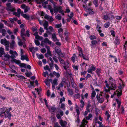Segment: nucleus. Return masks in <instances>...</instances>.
<instances>
[{"label": "nucleus", "mask_w": 127, "mask_h": 127, "mask_svg": "<svg viewBox=\"0 0 127 127\" xmlns=\"http://www.w3.org/2000/svg\"><path fill=\"white\" fill-rule=\"evenodd\" d=\"M25 31V30L24 28H22L21 31V35L23 40V41L25 42L26 41V39L25 37L24 36H26V35L28 37H29L30 36V34H29V31L27 30L26 31V34H25L24 32Z\"/></svg>", "instance_id": "1"}, {"label": "nucleus", "mask_w": 127, "mask_h": 127, "mask_svg": "<svg viewBox=\"0 0 127 127\" xmlns=\"http://www.w3.org/2000/svg\"><path fill=\"white\" fill-rule=\"evenodd\" d=\"M56 4L55 3H53V8H54V13H57L59 12V9H61V6H56L55 4Z\"/></svg>", "instance_id": "2"}, {"label": "nucleus", "mask_w": 127, "mask_h": 127, "mask_svg": "<svg viewBox=\"0 0 127 127\" xmlns=\"http://www.w3.org/2000/svg\"><path fill=\"white\" fill-rule=\"evenodd\" d=\"M96 98H97V100L98 101V102L99 103H102L104 100V98L101 97L100 96H98V95H97Z\"/></svg>", "instance_id": "3"}, {"label": "nucleus", "mask_w": 127, "mask_h": 127, "mask_svg": "<svg viewBox=\"0 0 127 127\" xmlns=\"http://www.w3.org/2000/svg\"><path fill=\"white\" fill-rule=\"evenodd\" d=\"M110 14L108 13H106L105 15H104L103 16V19L104 20H107L110 19V18L109 17Z\"/></svg>", "instance_id": "4"}, {"label": "nucleus", "mask_w": 127, "mask_h": 127, "mask_svg": "<svg viewBox=\"0 0 127 127\" xmlns=\"http://www.w3.org/2000/svg\"><path fill=\"white\" fill-rule=\"evenodd\" d=\"M96 68L94 66L92 65L90 68L88 69V72L90 73H92L93 71H95Z\"/></svg>", "instance_id": "5"}, {"label": "nucleus", "mask_w": 127, "mask_h": 127, "mask_svg": "<svg viewBox=\"0 0 127 127\" xmlns=\"http://www.w3.org/2000/svg\"><path fill=\"white\" fill-rule=\"evenodd\" d=\"M45 21V23L43 24L44 26V29L46 30H47L48 29V22L45 20H44Z\"/></svg>", "instance_id": "6"}, {"label": "nucleus", "mask_w": 127, "mask_h": 127, "mask_svg": "<svg viewBox=\"0 0 127 127\" xmlns=\"http://www.w3.org/2000/svg\"><path fill=\"white\" fill-rule=\"evenodd\" d=\"M21 59L22 60H25L27 61H29V59L27 55H25L24 56V55H21Z\"/></svg>", "instance_id": "7"}, {"label": "nucleus", "mask_w": 127, "mask_h": 127, "mask_svg": "<svg viewBox=\"0 0 127 127\" xmlns=\"http://www.w3.org/2000/svg\"><path fill=\"white\" fill-rule=\"evenodd\" d=\"M93 9H91L90 8L87 9V13L90 15L93 14L94 13V12L93 11Z\"/></svg>", "instance_id": "8"}, {"label": "nucleus", "mask_w": 127, "mask_h": 127, "mask_svg": "<svg viewBox=\"0 0 127 127\" xmlns=\"http://www.w3.org/2000/svg\"><path fill=\"white\" fill-rule=\"evenodd\" d=\"M60 124L61 126L63 127H65L67 124V122L64 121L62 120H61L60 121Z\"/></svg>", "instance_id": "9"}, {"label": "nucleus", "mask_w": 127, "mask_h": 127, "mask_svg": "<svg viewBox=\"0 0 127 127\" xmlns=\"http://www.w3.org/2000/svg\"><path fill=\"white\" fill-rule=\"evenodd\" d=\"M110 84H111V87L112 89L111 90H115L117 88V86L116 84H114L113 82H111V81L110 82Z\"/></svg>", "instance_id": "10"}, {"label": "nucleus", "mask_w": 127, "mask_h": 127, "mask_svg": "<svg viewBox=\"0 0 127 127\" xmlns=\"http://www.w3.org/2000/svg\"><path fill=\"white\" fill-rule=\"evenodd\" d=\"M66 80L65 78H64L63 79L62 81L60 84V85H61L62 87H63L65 84H66Z\"/></svg>", "instance_id": "11"}, {"label": "nucleus", "mask_w": 127, "mask_h": 127, "mask_svg": "<svg viewBox=\"0 0 127 127\" xmlns=\"http://www.w3.org/2000/svg\"><path fill=\"white\" fill-rule=\"evenodd\" d=\"M79 56L80 57H81L82 56V58L83 59H84L85 60H86L89 61V59L88 57L86 56V55H84L83 54V55H81L79 53Z\"/></svg>", "instance_id": "12"}, {"label": "nucleus", "mask_w": 127, "mask_h": 127, "mask_svg": "<svg viewBox=\"0 0 127 127\" xmlns=\"http://www.w3.org/2000/svg\"><path fill=\"white\" fill-rule=\"evenodd\" d=\"M48 109L50 112H54L56 110V108L55 107V106H54L51 107L50 108H49Z\"/></svg>", "instance_id": "13"}, {"label": "nucleus", "mask_w": 127, "mask_h": 127, "mask_svg": "<svg viewBox=\"0 0 127 127\" xmlns=\"http://www.w3.org/2000/svg\"><path fill=\"white\" fill-rule=\"evenodd\" d=\"M75 58H77V56L75 54H73V56H72L70 59L71 60L73 63H74L75 62Z\"/></svg>", "instance_id": "14"}, {"label": "nucleus", "mask_w": 127, "mask_h": 127, "mask_svg": "<svg viewBox=\"0 0 127 127\" xmlns=\"http://www.w3.org/2000/svg\"><path fill=\"white\" fill-rule=\"evenodd\" d=\"M15 42L14 40H12L11 42L10 45V48L11 49H13L14 46L15 44Z\"/></svg>", "instance_id": "15"}, {"label": "nucleus", "mask_w": 127, "mask_h": 127, "mask_svg": "<svg viewBox=\"0 0 127 127\" xmlns=\"http://www.w3.org/2000/svg\"><path fill=\"white\" fill-rule=\"evenodd\" d=\"M45 1V0H34L35 2L39 4H41L42 3H43V2Z\"/></svg>", "instance_id": "16"}, {"label": "nucleus", "mask_w": 127, "mask_h": 127, "mask_svg": "<svg viewBox=\"0 0 127 127\" xmlns=\"http://www.w3.org/2000/svg\"><path fill=\"white\" fill-rule=\"evenodd\" d=\"M55 52L59 55H61V52L60 49H58L56 47L55 48Z\"/></svg>", "instance_id": "17"}, {"label": "nucleus", "mask_w": 127, "mask_h": 127, "mask_svg": "<svg viewBox=\"0 0 127 127\" xmlns=\"http://www.w3.org/2000/svg\"><path fill=\"white\" fill-rule=\"evenodd\" d=\"M45 43H48L49 44H51V42L49 41L48 38H45L43 41Z\"/></svg>", "instance_id": "18"}, {"label": "nucleus", "mask_w": 127, "mask_h": 127, "mask_svg": "<svg viewBox=\"0 0 127 127\" xmlns=\"http://www.w3.org/2000/svg\"><path fill=\"white\" fill-rule=\"evenodd\" d=\"M27 20H29L30 19V16L29 15H27L26 14H24L22 15Z\"/></svg>", "instance_id": "19"}, {"label": "nucleus", "mask_w": 127, "mask_h": 127, "mask_svg": "<svg viewBox=\"0 0 127 127\" xmlns=\"http://www.w3.org/2000/svg\"><path fill=\"white\" fill-rule=\"evenodd\" d=\"M96 29L98 31L99 33L102 32V31L101 30V28L99 25H97L96 27Z\"/></svg>", "instance_id": "20"}, {"label": "nucleus", "mask_w": 127, "mask_h": 127, "mask_svg": "<svg viewBox=\"0 0 127 127\" xmlns=\"http://www.w3.org/2000/svg\"><path fill=\"white\" fill-rule=\"evenodd\" d=\"M11 62H13L16 63L17 64H19L20 63V61L19 60H17L16 59H13L11 60Z\"/></svg>", "instance_id": "21"}, {"label": "nucleus", "mask_w": 127, "mask_h": 127, "mask_svg": "<svg viewBox=\"0 0 127 127\" xmlns=\"http://www.w3.org/2000/svg\"><path fill=\"white\" fill-rule=\"evenodd\" d=\"M101 69L100 68H97L96 70V72L98 77H99L100 76V73L101 72Z\"/></svg>", "instance_id": "22"}, {"label": "nucleus", "mask_w": 127, "mask_h": 127, "mask_svg": "<svg viewBox=\"0 0 127 127\" xmlns=\"http://www.w3.org/2000/svg\"><path fill=\"white\" fill-rule=\"evenodd\" d=\"M67 91L69 95H73V93L72 90L71 89L69 88H68L67 89Z\"/></svg>", "instance_id": "23"}, {"label": "nucleus", "mask_w": 127, "mask_h": 127, "mask_svg": "<svg viewBox=\"0 0 127 127\" xmlns=\"http://www.w3.org/2000/svg\"><path fill=\"white\" fill-rule=\"evenodd\" d=\"M9 19L11 22L13 24L14 23V21H16L18 19L17 18L14 17L13 18H10Z\"/></svg>", "instance_id": "24"}, {"label": "nucleus", "mask_w": 127, "mask_h": 127, "mask_svg": "<svg viewBox=\"0 0 127 127\" xmlns=\"http://www.w3.org/2000/svg\"><path fill=\"white\" fill-rule=\"evenodd\" d=\"M100 39H99L98 40V41L96 40H93L91 41V44L94 45H95L96 44L98 43V42L100 41Z\"/></svg>", "instance_id": "25"}, {"label": "nucleus", "mask_w": 127, "mask_h": 127, "mask_svg": "<svg viewBox=\"0 0 127 127\" xmlns=\"http://www.w3.org/2000/svg\"><path fill=\"white\" fill-rule=\"evenodd\" d=\"M105 115L107 116L106 121H108L109 119L110 116V115L109 114L108 112L107 111H106L105 112Z\"/></svg>", "instance_id": "26"}, {"label": "nucleus", "mask_w": 127, "mask_h": 127, "mask_svg": "<svg viewBox=\"0 0 127 127\" xmlns=\"http://www.w3.org/2000/svg\"><path fill=\"white\" fill-rule=\"evenodd\" d=\"M115 40L116 41V42H117L118 44H120V40L118 35L116 36L115 39Z\"/></svg>", "instance_id": "27"}, {"label": "nucleus", "mask_w": 127, "mask_h": 127, "mask_svg": "<svg viewBox=\"0 0 127 127\" xmlns=\"http://www.w3.org/2000/svg\"><path fill=\"white\" fill-rule=\"evenodd\" d=\"M110 24V23L109 22H107L104 25V27L106 28H107L109 27Z\"/></svg>", "instance_id": "28"}, {"label": "nucleus", "mask_w": 127, "mask_h": 127, "mask_svg": "<svg viewBox=\"0 0 127 127\" xmlns=\"http://www.w3.org/2000/svg\"><path fill=\"white\" fill-rule=\"evenodd\" d=\"M78 49L79 51V53H80V54L83 55V51H82V48L79 46H78Z\"/></svg>", "instance_id": "29"}, {"label": "nucleus", "mask_w": 127, "mask_h": 127, "mask_svg": "<svg viewBox=\"0 0 127 127\" xmlns=\"http://www.w3.org/2000/svg\"><path fill=\"white\" fill-rule=\"evenodd\" d=\"M16 76L18 77V79L19 80H23L26 79V78L23 76H19L17 75H16Z\"/></svg>", "instance_id": "30"}, {"label": "nucleus", "mask_w": 127, "mask_h": 127, "mask_svg": "<svg viewBox=\"0 0 127 127\" xmlns=\"http://www.w3.org/2000/svg\"><path fill=\"white\" fill-rule=\"evenodd\" d=\"M36 55L37 58L39 59H42L44 58V56L42 54L38 55V54L37 53L36 54Z\"/></svg>", "instance_id": "31"}, {"label": "nucleus", "mask_w": 127, "mask_h": 127, "mask_svg": "<svg viewBox=\"0 0 127 127\" xmlns=\"http://www.w3.org/2000/svg\"><path fill=\"white\" fill-rule=\"evenodd\" d=\"M58 59H59V61L61 64H64L65 65H66V64H65L64 61L63 59H62L60 58H58Z\"/></svg>", "instance_id": "32"}, {"label": "nucleus", "mask_w": 127, "mask_h": 127, "mask_svg": "<svg viewBox=\"0 0 127 127\" xmlns=\"http://www.w3.org/2000/svg\"><path fill=\"white\" fill-rule=\"evenodd\" d=\"M53 74L56 76L57 78H59L60 76V74L59 73H57L55 71H53Z\"/></svg>", "instance_id": "33"}, {"label": "nucleus", "mask_w": 127, "mask_h": 127, "mask_svg": "<svg viewBox=\"0 0 127 127\" xmlns=\"http://www.w3.org/2000/svg\"><path fill=\"white\" fill-rule=\"evenodd\" d=\"M93 3L94 4L95 6L97 7L98 5V0H94L93 1Z\"/></svg>", "instance_id": "34"}, {"label": "nucleus", "mask_w": 127, "mask_h": 127, "mask_svg": "<svg viewBox=\"0 0 127 127\" xmlns=\"http://www.w3.org/2000/svg\"><path fill=\"white\" fill-rule=\"evenodd\" d=\"M89 37L91 40H93L94 39H96L97 37L96 36H94V35H91Z\"/></svg>", "instance_id": "35"}, {"label": "nucleus", "mask_w": 127, "mask_h": 127, "mask_svg": "<svg viewBox=\"0 0 127 127\" xmlns=\"http://www.w3.org/2000/svg\"><path fill=\"white\" fill-rule=\"evenodd\" d=\"M57 80H58L56 78H55L53 81L52 84H54L56 85H57L58 84L57 83Z\"/></svg>", "instance_id": "36"}, {"label": "nucleus", "mask_w": 127, "mask_h": 127, "mask_svg": "<svg viewBox=\"0 0 127 127\" xmlns=\"http://www.w3.org/2000/svg\"><path fill=\"white\" fill-rule=\"evenodd\" d=\"M120 92H118L117 93V96L118 97L120 96L122 94V90H119Z\"/></svg>", "instance_id": "37"}, {"label": "nucleus", "mask_w": 127, "mask_h": 127, "mask_svg": "<svg viewBox=\"0 0 127 127\" xmlns=\"http://www.w3.org/2000/svg\"><path fill=\"white\" fill-rule=\"evenodd\" d=\"M6 31L4 29H2L1 31V33H2V35L3 36H5L6 34Z\"/></svg>", "instance_id": "38"}, {"label": "nucleus", "mask_w": 127, "mask_h": 127, "mask_svg": "<svg viewBox=\"0 0 127 127\" xmlns=\"http://www.w3.org/2000/svg\"><path fill=\"white\" fill-rule=\"evenodd\" d=\"M7 10L8 11L13 12L15 11V9L14 8H7Z\"/></svg>", "instance_id": "39"}, {"label": "nucleus", "mask_w": 127, "mask_h": 127, "mask_svg": "<svg viewBox=\"0 0 127 127\" xmlns=\"http://www.w3.org/2000/svg\"><path fill=\"white\" fill-rule=\"evenodd\" d=\"M92 117V115L91 114H90L88 116H87L86 117V120H88L90 119V118Z\"/></svg>", "instance_id": "40"}, {"label": "nucleus", "mask_w": 127, "mask_h": 127, "mask_svg": "<svg viewBox=\"0 0 127 127\" xmlns=\"http://www.w3.org/2000/svg\"><path fill=\"white\" fill-rule=\"evenodd\" d=\"M74 97L76 98H79L80 97V95L78 93L77 94L74 95Z\"/></svg>", "instance_id": "41"}, {"label": "nucleus", "mask_w": 127, "mask_h": 127, "mask_svg": "<svg viewBox=\"0 0 127 127\" xmlns=\"http://www.w3.org/2000/svg\"><path fill=\"white\" fill-rule=\"evenodd\" d=\"M110 32L111 33V35H112L113 37H115V32L113 30H111L110 31Z\"/></svg>", "instance_id": "42"}, {"label": "nucleus", "mask_w": 127, "mask_h": 127, "mask_svg": "<svg viewBox=\"0 0 127 127\" xmlns=\"http://www.w3.org/2000/svg\"><path fill=\"white\" fill-rule=\"evenodd\" d=\"M56 56H54V57H53L52 58L53 60L56 63L58 62V59L56 58Z\"/></svg>", "instance_id": "43"}, {"label": "nucleus", "mask_w": 127, "mask_h": 127, "mask_svg": "<svg viewBox=\"0 0 127 127\" xmlns=\"http://www.w3.org/2000/svg\"><path fill=\"white\" fill-rule=\"evenodd\" d=\"M80 103L82 104V105H81L80 106L81 108H83L84 106L85 105L84 102L83 100L81 99L80 100Z\"/></svg>", "instance_id": "44"}, {"label": "nucleus", "mask_w": 127, "mask_h": 127, "mask_svg": "<svg viewBox=\"0 0 127 127\" xmlns=\"http://www.w3.org/2000/svg\"><path fill=\"white\" fill-rule=\"evenodd\" d=\"M96 95V93L95 91L94 90L93 91L91 97H95Z\"/></svg>", "instance_id": "45"}, {"label": "nucleus", "mask_w": 127, "mask_h": 127, "mask_svg": "<svg viewBox=\"0 0 127 127\" xmlns=\"http://www.w3.org/2000/svg\"><path fill=\"white\" fill-rule=\"evenodd\" d=\"M5 42H7V41L4 38V39H1V40L0 42L1 44H3L4 43H5Z\"/></svg>", "instance_id": "46"}, {"label": "nucleus", "mask_w": 127, "mask_h": 127, "mask_svg": "<svg viewBox=\"0 0 127 127\" xmlns=\"http://www.w3.org/2000/svg\"><path fill=\"white\" fill-rule=\"evenodd\" d=\"M5 54L4 51L1 50L0 51V57H1L2 55Z\"/></svg>", "instance_id": "47"}, {"label": "nucleus", "mask_w": 127, "mask_h": 127, "mask_svg": "<svg viewBox=\"0 0 127 127\" xmlns=\"http://www.w3.org/2000/svg\"><path fill=\"white\" fill-rule=\"evenodd\" d=\"M56 18L57 19L60 20H61L62 19L61 16H60L59 14H58Z\"/></svg>", "instance_id": "48"}, {"label": "nucleus", "mask_w": 127, "mask_h": 127, "mask_svg": "<svg viewBox=\"0 0 127 127\" xmlns=\"http://www.w3.org/2000/svg\"><path fill=\"white\" fill-rule=\"evenodd\" d=\"M62 26V25L61 24H56L55 25V27L56 28H59Z\"/></svg>", "instance_id": "49"}, {"label": "nucleus", "mask_w": 127, "mask_h": 127, "mask_svg": "<svg viewBox=\"0 0 127 127\" xmlns=\"http://www.w3.org/2000/svg\"><path fill=\"white\" fill-rule=\"evenodd\" d=\"M51 62V63L49 64V65L50 67L52 68L53 66L54 61L53 60Z\"/></svg>", "instance_id": "50"}, {"label": "nucleus", "mask_w": 127, "mask_h": 127, "mask_svg": "<svg viewBox=\"0 0 127 127\" xmlns=\"http://www.w3.org/2000/svg\"><path fill=\"white\" fill-rule=\"evenodd\" d=\"M20 66L21 67H24L26 68V64L24 63H21L20 65Z\"/></svg>", "instance_id": "51"}, {"label": "nucleus", "mask_w": 127, "mask_h": 127, "mask_svg": "<svg viewBox=\"0 0 127 127\" xmlns=\"http://www.w3.org/2000/svg\"><path fill=\"white\" fill-rule=\"evenodd\" d=\"M82 121L83 122L82 124L85 125H86V124L88 122L86 121L84 118L83 119Z\"/></svg>", "instance_id": "52"}, {"label": "nucleus", "mask_w": 127, "mask_h": 127, "mask_svg": "<svg viewBox=\"0 0 127 127\" xmlns=\"http://www.w3.org/2000/svg\"><path fill=\"white\" fill-rule=\"evenodd\" d=\"M47 20L49 21L50 22H52L53 21V19L52 17H51L50 18H49V17H48V19H46Z\"/></svg>", "instance_id": "53"}, {"label": "nucleus", "mask_w": 127, "mask_h": 127, "mask_svg": "<svg viewBox=\"0 0 127 127\" xmlns=\"http://www.w3.org/2000/svg\"><path fill=\"white\" fill-rule=\"evenodd\" d=\"M47 20L49 21L50 22H52L53 21V19L52 17H51L50 18H49V17H48V19H46Z\"/></svg>", "instance_id": "54"}, {"label": "nucleus", "mask_w": 127, "mask_h": 127, "mask_svg": "<svg viewBox=\"0 0 127 127\" xmlns=\"http://www.w3.org/2000/svg\"><path fill=\"white\" fill-rule=\"evenodd\" d=\"M43 76L44 77H46V75H47V76H48V72L47 71H46V72H44L43 73Z\"/></svg>", "instance_id": "55"}, {"label": "nucleus", "mask_w": 127, "mask_h": 127, "mask_svg": "<svg viewBox=\"0 0 127 127\" xmlns=\"http://www.w3.org/2000/svg\"><path fill=\"white\" fill-rule=\"evenodd\" d=\"M35 43L36 45L37 46L39 45L40 44L39 42L37 40H35Z\"/></svg>", "instance_id": "56"}, {"label": "nucleus", "mask_w": 127, "mask_h": 127, "mask_svg": "<svg viewBox=\"0 0 127 127\" xmlns=\"http://www.w3.org/2000/svg\"><path fill=\"white\" fill-rule=\"evenodd\" d=\"M115 17L118 20H121L122 18V16H115Z\"/></svg>", "instance_id": "57"}, {"label": "nucleus", "mask_w": 127, "mask_h": 127, "mask_svg": "<svg viewBox=\"0 0 127 127\" xmlns=\"http://www.w3.org/2000/svg\"><path fill=\"white\" fill-rule=\"evenodd\" d=\"M122 84L121 83H120L118 86L119 90H122Z\"/></svg>", "instance_id": "58"}, {"label": "nucleus", "mask_w": 127, "mask_h": 127, "mask_svg": "<svg viewBox=\"0 0 127 127\" xmlns=\"http://www.w3.org/2000/svg\"><path fill=\"white\" fill-rule=\"evenodd\" d=\"M76 112L77 113V116H79L80 114V112L79 109H76Z\"/></svg>", "instance_id": "59"}, {"label": "nucleus", "mask_w": 127, "mask_h": 127, "mask_svg": "<svg viewBox=\"0 0 127 127\" xmlns=\"http://www.w3.org/2000/svg\"><path fill=\"white\" fill-rule=\"evenodd\" d=\"M124 58L125 59L124 60V61L125 62L127 60V54H125L123 56Z\"/></svg>", "instance_id": "60"}, {"label": "nucleus", "mask_w": 127, "mask_h": 127, "mask_svg": "<svg viewBox=\"0 0 127 127\" xmlns=\"http://www.w3.org/2000/svg\"><path fill=\"white\" fill-rule=\"evenodd\" d=\"M7 117L10 120L11 119V114L10 113L9 114H7Z\"/></svg>", "instance_id": "61"}, {"label": "nucleus", "mask_w": 127, "mask_h": 127, "mask_svg": "<svg viewBox=\"0 0 127 127\" xmlns=\"http://www.w3.org/2000/svg\"><path fill=\"white\" fill-rule=\"evenodd\" d=\"M41 51L42 53H44L46 52V50L44 48L41 49Z\"/></svg>", "instance_id": "62"}, {"label": "nucleus", "mask_w": 127, "mask_h": 127, "mask_svg": "<svg viewBox=\"0 0 127 127\" xmlns=\"http://www.w3.org/2000/svg\"><path fill=\"white\" fill-rule=\"evenodd\" d=\"M48 29H49V30L51 32H52L54 31V29L51 26H50L49 27Z\"/></svg>", "instance_id": "63"}, {"label": "nucleus", "mask_w": 127, "mask_h": 127, "mask_svg": "<svg viewBox=\"0 0 127 127\" xmlns=\"http://www.w3.org/2000/svg\"><path fill=\"white\" fill-rule=\"evenodd\" d=\"M64 35L66 36H68V33L67 31V29H66L64 33Z\"/></svg>", "instance_id": "64"}]
</instances>
